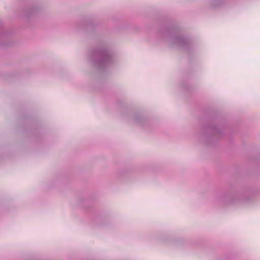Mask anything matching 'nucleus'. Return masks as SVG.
<instances>
[{
	"mask_svg": "<svg viewBox=\"0 0 260 260\" xmlns=\"http://www.w3.org/2000/svg\"><path fill=\"white\" fill-rule=\"evenodd\" d=\"M90 62L100 70L110 67L113 62V53L107 45L102 43L92 49L88 56Z\"/></svg>",
	"mask_w": 260,
	"mask_h": 260,
	"instance_id": "obj_1",
	"label": "nucleus"
},
{
	"mask_svg": "<svg viewBox=\"0 0 260 260\" xmlns=\"http://www.w3.org/2000/svg\"><path fill=\"white\" fill-rule=\"evenodd\" d=\"M164 36L170 45L180 49L188 51L192 46L190 39L182 35L180 29L176 26L168 27Z\"/></svg>",
	"mask_w": 260,
	"mask_h": 260,
	"instance_id": "obj_2",
	"label": "nucleus"
},
{
	"mask_svg": "<svg viewBox=\"0 0 260 260\" xmlns=\"http://www.w3.org/2000/svg\"><path fill=\"white\" fill-rule=\"evenodd\" d=\"M222 2V0H210L209 3L212 8L219 6Z\"/></svg>",
	"mask_w": 260,
	"mask_h": 260,
	"instance_id": "obj_6",
	"label": "nucleus"
},
{
	"mask_svg": "<svg viewBox=\"0 0 260 260\" xmlns=\"http://www.w3.org/2000/svg\"><path fill=\"white\" fill-rule=\"evenodd\" d=\"M224 198L226 200H229L227 203H232L235 201V199L231 196H226Z\"/></svg>",
	"mask_w": 260,
	"mask_h": 260,
	"instance_id": "obj_7",
	"label": "nucleus"
},
{
	"mask_svg": "<svg viewBox=\"0 0 260 260\" xmlns=\"http://www.w3.org/2000/svg\"><path fill=\"white\" fill-rule=\"evenodd\" d=\"M206 129L207 130L213 133H217L218 134L221 133L220 129L218 126L215 125L208 126L207 127Z\"/></svg>",
	"mask_w": 260,
	"mask_h": 260,
	"instance_id": "obj_5",
	"label": "nucleus"
},
{
	"mask_svg": "<svg viewBox=\"0 0 260 260\" xmlns=\"http://www.w3.org/2000/svg\"><path fill=\"white\" fill-rule=\"evenodd\" d=\"M132 121L141 126H145L148 123V119L140 114H135L131 117Z\"/></svg>",
	"mask_w": 260,
	"mask_h": 260,
	"instance_id": "obj_3",
	"label": "nucleus"
},
{
	"mask_svg": "<svg viewBox=\"0 0 260 260\" xmlns=\"http://www.w3.org/2000/svg\"><path fill=\"white\" fill-rule=\"evenodd\" d=\"M151 240L158 243L166 244L169 242L170 240V237L166 233L157 234L152 236L151 237Z\"/></svg>",
	"mask_w": 260,
	"mask_h": 260,
	"instance_id": "obj_4",
	"label": "nucleus"
}]
</instances>
